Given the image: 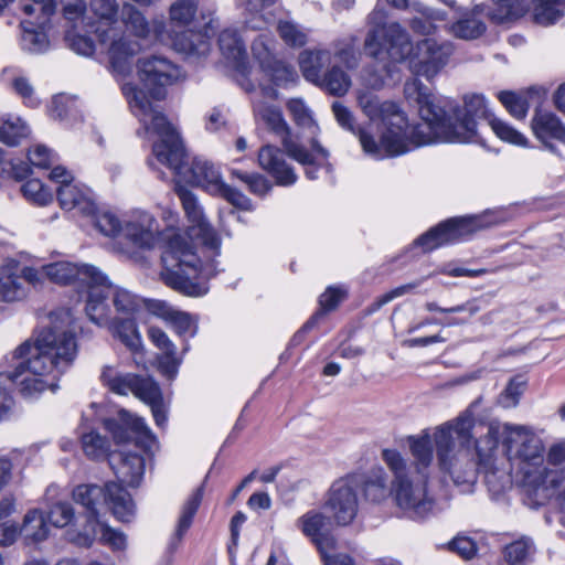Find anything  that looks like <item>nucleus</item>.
I'll return each mask as SVG.
<instances>
[{"label":"nucleus","instance_id":"obj_57","mask_svg":"<svg viewBox=\"0 0 565 565\" xmlns=\"http://www.w3.org/2000/svg\"><path fill=\"white\" fill-rule=\"evenodd\" d=\"M95 226L105 236H116L124 234V225L120 220L111 212H102L96 215Z\"/></svg>","mask_w":565,"mask_h":565},{"label":"nucleus","instance_id":"obj_16","mask_svg":"<svg viewBox=\"0 0 565 565\" xmlns=\"http://www.w3.org/2000/svg\"><path fill=\"white\" fill-rule=\"evenodd\" d=\"M104 427L117 445L134 443L136 448L146 452L156 443L154 436L143 419L126 409H120L114 416L105 418Z\"/></svg>","mask_w":565,"mask_h":565},{"label":"nucleus","instance_id":"obj_14","mask_svg":"<svg viewBox=\"0 0 565 565\" xmlns=\"http://www.w3.org/2000/svg\"><path fill=\"white\" fill-rule=\"evenodd\" d=\"M413 49L408 32L397 22L369 31L364 42L367 55L380 61L386 54L393 63L404 62Z\"/></svg>","mask_w":565,"mask_h":565},{"label":"nucleus","instance_id":"obj_63","mask_svg":"<svg viewBox=\"0 0 565 565\" xmlns=\"http://www.w3.org/2000/svg\"><path fill=\"white\" fill-rule=\"evenodd\" d=\"M12 86L28 107L35 108L40 105V100L34 94V88L26 77H15L12 82Z\"/></svg>","mask_w":565,"mask_h":565},{"label":"nucleus","instance_id":"obj_23","mask_svg":"<svg viewBox=\"0 0 565 565\" xmlns=\"http://www.w3.org/2000/svg\"><path fill=\"white\" fill-rule=\"evenodd\" d=\"M46 277L56 284L67 285L77 280L87 287V292L96 281H104L105 275L95 266L77 265L70 262H57L44 266Z\"/></svg>","mask_w":565,"mask_h":565},{"label":"nucleus","instance_id":"obj_43","mask_svg":"<svg viewBox=\"0 0 565 565\" xmlns=\"http://www.w3.org/2000/svg\"><path fill=\"white\" fill-rule=\"evenodd\" d=\"M21 531L35 543L44 541L49 535L45 515L38 510L30 511L24 516Z\"/></svg>","mask_w":565,"mask_h":565},{"label":"nucleus","instance_id":"obj_22","mask_svg":"<svg viewBox=\"0 0 565 565\" xmlns=\"http://www.w3.org/2000/svg\"><path fill=\"white\" fill-rule=\"evenodd\" d=\"M122 235L137 248L152 249L159 241L158 221L146 211H135L125 222Z\"/></svg>","mask_w":565,"mask_h":565},{"label":"nucleus","instance_id":"obj_49","mask_svg":"<svg viewBox=\"0 0 565 565\" xmlns=\"http://www.w3.org/2000/svg\"><path fill=\"white\" fill-rule=\"evenodd\" d=\"M498 98L514 118H525L529 110V103L524 95L504 90L499 93Z\"/></svg>","mask_w":565,"mask_h":565},{"label":"nucleus","instance_id":"obj_47","mask_svg":"<svg viewBox=\"0 0 565 565\" xmlns=\"http://www.w3.org/2000/svg\"><path fill=\"white\" fill-rule=\"evenodd\" d=\"M199 0H177L170 7L171 22L179 26L189 25L195 18Z\"/></svg>","mask_w":565,"mask_h":565},{"label":"nucleus","instance_id":"obj_21","mask_svg":"<svg viewBox=\"0 0 565 565\" xmlns=\"http://www.w3.org/2000/svg\"><path fill=\"white\" fill-rule=\"evenodd\" d=\"M100 380L109 391L118 395L132 393L141 399L143 396L150 397L156 392V382L151 377L139 376L132 373H119L111 366L103 369Z\"/></svg>","mask_w":565,"mask_h":565},{"label":"nucleus","instance_id":"obj_6","mask_svg":"<svg viewBox=\"0 0 565 565\" xmlns=\"http://www.w3.org/2000/svg\"><path fill=\"white\" fill-rule=\"evenodd\" d=\"M358 103L371 120L380 119L383 124L379 142L365 130H359V141L369 156L375 159L397 157L423 146L419 145L420 136L415 134L417 124L409 126L394 102H382L371 92H360Z\"/></svg>","mask_w":565,"mask_h":565},{"label":"nucleus","instance_id":"obj_17","mask_svg":"<svg viewBox=\"0 0 565 565\" xmlns=\"http://www.w3.org/2000/svg\"><path fill=\"white\" fill-rule=\"evenodd\" d=\"M454 51L455 46L450 41L424 39L415 46V55L409 61L411 71L431 81L448 64Z\"/></svg>","mask_w":565,"mask_h":565},{"label":"nucleus","instance_id":"obj_44","mask_svg":"<svg viewBox=\"0 0 565 565\" xmlns=\"http://www.w3.org/2000/svg\"><path fill=\"white\" fill-rule=\"evenodd\" d=\"M78 114L77 102L73 96L65 94L55 95L49 107V115L56 120L76 118Z\"/></svg>","mask_w":565,"mask_h":565},{"label":"nucleus","instance_id":"obj_60","mask_svg":"<svg viewBox=\"0 0 565 565\" xmlns=\"http://www.w3.org/2000/svg\"><path fill=\"white\" fill-rule=\"evenodd\" d=\"M141 401L150 406L157 426L163 427L167 424V415L158 383H156V392H153L150 397L143 396Z\"/></svg>","mask_w":565,"mask_h":565},{"label":"nucleus","instance_id":"obj_1","mask_svg":"<svg viewBox=\"0 0 565 565\" xmlns=\"http://www.w3.org/2000/svg\"><path fill=\"white\" fill-rule=\"evenodd\" d=\"M472 427V416L465 413L437 426L433 435L424 431L420 436H411L412 463L396 449L382 451V459L393 475L391 492L405 515L424 519L435 511L436 502L427 492L428 480L435 470L434 448L438 471L455 484H473L478 473L486 477L479 465L478 448L477 461L471 459ZM482 437L476 440L475 447Z\"/></svg>","mask_w":565,"mask_h":565},{"label":"nucleus","instance_id":"obj_59","mask_svg":"<svg viewBox=\"0 0 565 565\" xmlns=\"http://www.w3.org/2000/svg\"><path fill=\"white\" fill-rule=\"evenodd\" d=\"M287 108L299 127L311 128L315 126L311 113L301 99H290Z\"/></svg>","mask_w":565,"mask_h":565},{"label":"nucleus","instance_id":"obj_53","mask_svg":"<svg viewBox=\"0 0 565 565\" xmlns=\"http://www.w3.org/2000/svg\"><path fill=\"white\" fill-rule=\"evenodd\" d=\"M21 191L28 200L39 205H46L53 201L52 192L39 179L26 181Z\"/></svg>","mask_w":565,"mask_h":565},{"label":"nucleus","instance_id":"obj_48","mask_svg":"<svg viewBox=\"0 0 565 565\" xmlns=\"http://www.w3.org/2000/svg\"><path fill=\"white\" fill-rule=\"evenodd\" d=\"M277 30L287 45L300 47L307 43V32L300 24L292 20H280Z\"/></svg>","mask_w":565,"mask_h":565},{"label":"nucleus","instance_id":"obj_18","mask_svg":"<svg viewBox=\"0 0 565 565\" xmlns=\"http://www.w3.org/2000/svg\"><path fill=\"white\" fill-rule=\"evenodd\" d=\"M175 191L182 203L185 215L191 223L189 228L190 236L201 239L203 246L211 250L214 256L220 255L221 239L215 230L206 221L196 196L190 190L181 185H178Z\"/></svg>","mask_w":565,"mask_h":565},{"label":"nucleus","instance_id":"obj_25","mask_svg":"<svg viewBox=\"0 0 565 565\" xmlns=\"http://www.w3.org/2000/svg\"><path fill=\"white\" fill-rule=\"evenodd\" d=\"M108 462L120 483L139 486L145 472V458L139 451H114Z\"/></svg>","mask_w":565,"mask_h":565},{"label":"nucleus","instance_id":"obj_52","mask_svg":"<svg viewBox=\"0 0 565 565\" xmlns=\"http://www.w3.org/2000/svg\"><path fill=\"white\" fill-rule=\"evenodd\" d=\"M45 518L52 525L64 527L73 522L75 512L72 503L58 501L50 508Z\"/></svg>","mask_w":565,"mask_h":565},{"label":"nucleus","instance_id":"obj_26","mask_svg":"<svg viewBox=\"0 0 565 565\" xmlns=\"http://www.w3.org/2000/svg\"><path fill=\"white\" fill-rule=\"evenodd\" d=\"M148 337L160 351L157 356L160 373L170 381L174 380L182 363V358L177 355V347L160 328L150 327Z\"/></svg>","mask_w":565,"mask_h":565},{"label":"nucleus","instance_id":"obj_29","mask_svg":"<svg viewBox=\"0 0 565 565\" xmlns=\"http://www.w3.org/2000/svg\"><path fill=\"white\" fill-rule=\"evenodd\" d=\"M218 46L222 55L242 75L247 72V53L243 38L236 29H225L218 35Z\"/></svg>","mask_w":565,"mask_h":565},{"label":"nucleus","instance_id":"obj_11","mask_svg":"<svg viewBox=\"0 0 565 565\" xmlns=\"http://www.w3.org/2000/svg\"><path fill=\"white\" fill-rule=\"evenodd\" d=\"M110 300L115 311L124 317H132L140 308V299L136 295L113 286L105 276L104 281L92 285L86 296L85 311L89 320L96 324L109 323L114 317Z\"/></svg>","mask_w":565,"mask_h":565},{"label":"nucleus","instance_id":"obj_20","mask_svg":"<svg viewBox=\"0 0 565 565\" xmlns=\"http://www.w3.org/2000/svg\"><path fill=\"white\" fill-rule=\"evenodd\" d=\"M333 519L318 509H311L300 515L295 526L307 537L321 555L332 551L337 546V540L332 534Z\"/></svg>","mask_w":565,"mask_h":565},{"label":"nucleus","instance_id":"obj_42","mask_svg":"<svg viewBox=\"0 0 565 565\" xmlns=\"http://www.w3.org/2000/svg\"><path fill=\"white\" fill-rule=\"evenodd\" d=\"M487 30L483 21L475 17H462L449 26V32L461 40H475L480 38Z\"/></svg>","mask_w":565,"mask_h":565},{"label":"nucleus","instance_id":"obj_31","mask_svg":"<svg viewBox=\"0 0 565 565\" xmlns=\"http://www.w3.org/2000/svg\"><path fill=\"white\" fill-rule=\"evenodd\" d=\"M103 326L107 327L113 335L119 339L131 352L136 353L141 349V337L132 317H111V321Z\"/></svg>","mask_w":565,"mask_h":565},{"label":"nucleus","instance_id":"obj_30","mask_svg":"<svg viewBox=\"0 0 565 565\" xmlns=\"http://www.w3.org/2000/svg\"><path fill=\"white\" fill-rule=\"evenodd\" d=\"M57 199L62 209L71 211L77 209L84 214L95 212V204L92 192L83 184H76L73 181L60 185L56 190Z\"/></svg>","mask_w":565,"mask_h":565},{"label":"nucleus","instance_id":"obj_2","mask_svg":"<svg viewBox=\"0 0 565 565\" xmlns=\"http://www.w3.org/2000/svg\"><path fill=\"white\" fill-rule=\"evenodd\" d=\"M480 468L487 484L495 492L511 482L515 469L522 500L531 509L546 504L557 495L565 512V469H552L544 462V444L526 425L490 423L477 445Z\"/></svg>","mask_w":565,"mask_h":565},{"label":"nucleus","instance_id":"obj_7","mask_svg":"<svg viewBox=\"0 0 565 565\" xmlns=\"http://www.w3.org/2000/svg\"><path fill=\"white\" fill-rule=\"evenodd\" d=\"M89 9L97 19L86 26L95 33L100 43L110 42L108 49L110 71L117 81H124L132 71V57L139 53L141 45L128 35H119L118 11L116 0H90Z\"/></svg>","mask_w":565,"mask_h":565},{"label":"nucleus","instance_id":"obj_10","mask_svg":"<svg viewBox=\"0 0 565 565\" xmlns=\"http://www.w3.org/2000/svg\"><path fill=\"white\" fill-rule=\"evenodd\" d=\"M73 500L81 504L87 514V520H99L100 510L108 507L114 516L121 522H130L136 512L130 493L120 483L107 482L98 484H78L72 492Z\"/></svg>","mask_w":565,"mask_h":565},{"label":"nucleus","instance_id":"obj_28","mask_svg":"<svg viewBox=\"0 0 565 565\" xmlns=\"http://www.w3.org/2000/svg\"><path fill=\"white\" fill-rule=\"evenodd\" d=\"M531 127L534 136L552 152H556L552 141L565 143V126L553 113L536 109Z\"/></svg>","mask_w":565,"mask_h":565},{"label":"nucleus","instance_id":"obj_36","mask_svg":"<svg viewBox=\"0 0 565 565\" xmlns=\"http://www.w3.org/2000/svg\"><path fill=\"white\" fill-rule=\"evenodd\" d=\"M331 62V54L326 50L303 51L299 56V65L303 77L316 84L320 81L322 68Z\"/></svg>","mask_w":565,"mask_h":565},{"label":"nucleus","instance_id":"obj_40","mask_svg":"<svg viewBox=\"0 0 565 565\" xmlns=\"http://www.w3.org/2000/svg\"><path fill=\"white\" fill-rule=\"evenodd\" d=\"M120 20L126 29L136 38L146 39L150 33V26L145 15L128 2L122 4Z\"/></svg>","mask_w":565,"mask_h":565},{"label":"nucleus","instance_id":"obj_50","mask_svg":"<svg viewBox=\"0 0 565 565\" xmlns=\"http://www.w3.org/2000/svg\"><path fill=\"white\" fill-rule=\"evenodd\" d=\"M488 125L501 140L515 146H526V137L503 120L493 117L489 119Z\"/></svg>","mask_w":565,"mask_h":565},{"label":"nucleus","instance_id":"obj_61","mask_svg":"<svg viewBox=\"0 0 565 565\" xmlns=\"http://www.w3.org/2000/svg\"><path fill=\"white\" fill-rule=\"evenodd\" d=\"M332 111L338 124L342 128L359 137V130L363 129L356 127L354 116L345 105H343L341 102H334L332 104Z\"/></svg>","mask_w":565,"mask_h":565},{"label":"nucleus","instance_id":"obj_33","mask_svg":"<svg viewBox=\"0 0 565 565\" xmlns=\"http://www.w3.org/2000/svg\"><path fill=\"white\" fill-rule=\"evenodd\" d=\"M21 47L30 53H44L49 49V39L44 32L46 26H40L38 19H25L21 22Z\"/></svg>","mask_w":565,"mask_h":565},{"label":"nucleus","instance_id":"obj_32","mask_svg":"<svg viewBox=\"0 0 565 565\" xmlns=\"http://www.w3.org/2000/svg\"><path fill=\"white\" fill-rule=\"evenodd\" d=\"M351 477H356L361 481L359 492L363 491L366 500L376 503L386 498L388 493L387 476L383 468H374L367 476L351 475Z\"/></svg>","mask_w":565,"mask_h":565},{"label":"nucleus","instance_id":"obj_19","mask_svg":"<svg viewBox=\"0 0 565 565\" xmlns=\"http://www.w3.org/2000/svg\"><path fill=\"white\" fill-rule=\"evenodd\" d=\"M254 111L265 122L267 128L280 139L288 157L300 164L313 162L310 151L291 139L290 128L278 107L259 103L254 106Z\"/></svg>","mask_w":565,"mask_h":565},{"label":"nucleus","instance_id":"obj_13","mask_svg":"<svg viewBox=\"0 0 565 565\" xmlns=\"http://www.w3.org/2000/svg\"><path fill=\"white\" fill-rule=\"evenodd\" d=\"M495 222L490 213L449 218L420 235L414 245L420 247L423 252H430L445 244L458 242Z\"/></svg>","mask_w":565,"mask_h":565},{"label":"nucleus","instance_id":"obj_35","mask_svg":"<svg viewBox=\"0 0 565 565\" xmlns=\"http://www.w3.org/2000/svg\"><path fill=\"white\" fill-rule=\"evenodd\" d=\"M493 7L488 11V18L498 24L516 20L529 10L527 0H492Z\"/></svg>","mask_w":565,"mask_h":565},{"label":"nucleus","instance_id":"obj_45","mask_svg":"<svg viewBox=\"0 0 565 565\" xmlns=\"http://www.w3.org/2000/svg\"><path fill=\"white\" fill-rule=\"evenodd\" d=\"M30 3L22 6V11L29 17V19H38L40 26H47L51 17L56 11L55 0H29Z\"/></svg>","mask_w":565,"mask_h":565},{"label":"nucleus","instance_id":"obj_54","mask_svg":"<svg viewBox=\"0 0 565 565\" xmlns=\"http://www.w3.org/2000/svg\"><path fill=\"white\" fill-rule=\"evenodd\" d=\"M533 552L532 544L526 540L515 541L504 548V558L510 565H525Z\"/></svg>","mask_w":565,"mask_h":565},{"label":"nucleus","instance_id":"obj_4","mask_svg":"<svg viewBox=\"0 0 565 565\" xmlns=\"http://www.w3.org/2000/svg\"><path fill=\"white\" fill-rule=\"evenodd\" d=\"M413 87L417 93L418 113L422 121L415 134L420 136L419 145L433 142H473L477 140V120L493 118L489 113L486 98L480 94L463 97V106L454 105L448 99H438L418 79Z\"/></svg>","mask_w":565,"mask_h":565},{"label":"nucleus","instance_id":"obj_55","mask_svg":"<svg viewBox=\"0 0 565 565\" xmlns=\"http://www.w3.org/2000/svg\"><path fill=\"white\" fill-rule=\"evenodd\" d=\"M29 134V128L21 119H18L17 122L6 121L0 127V141L14 147L19 145L20 139L24 138Z\"/></svg>","mask_w":565,"mask_h":565},{"label":"nucleus","instance_id":"obj_12","mask_svg":"<svg viewBox=\"0 0 565 565\" xmlns=\"http://www.w3.org/2000/svg\"><path fill=\"white\" fill-rule=\"evenodd\" d=\"M138 77L143 86V88H139L134 83H122L121 92L125 98L128 102L129 107H131L129 98L126 96L124 92V87L126 85H130L142 92L148 103L151 107L160 115L164 116L161 111L157 109V107L151 103L149 97L154 100H161L166 97V87L175 83L179 78H181L182 74L180 68L173 64L171 61L161 55H150L145 56L138 60L137 63ZM131 113L135 115L132 108H130Z\"/></svg>","mask_w":565,"mask_h":565},{"label":"nucleus","instance_id":"obj_3","mask_svg":"<svg viewBox=\"0 0 565 565\" xmlns=\"http://www.w3.org/2000/svg\"><path fill=\"white\" fill-rule=\"evenodd\" d=\"M70 322L67 310L52 312L50 324L38 333L34 342L26 340L4 356L0 371V420L9 411L3 402L6 383L17 386L25 398H35L46 390H57L60 375L77 355Z\"/></svg>","mask_w":565,"mask_h":565},{"label":"nucleus","instance_id":"obj_62","mask_svg":"<svg viewBox=\"0 0 565 565\" xmlns=\"http://www.w3.org/2000/svg\"><path fill=\"white\" fill-rule=\"evenodd\" d=\"M65 41L70 49L77 54L88 56L95 51L94 42L88 36L76 34L73 30L66 32Z\"/></svg>","mask_w":565,"mask_h":565},{"label":"nucleus","instance_id":"obj_37","mask_svg":"<svg viewBox=\"0 0 565 565\" xmlns=\"http://www.w3.org/2000/svg\"><path fill=\"white\" fill-rule=\"evenodd\" d=\"M203 486L199 487L182 507L177 530L171 539L170 548H175L183 539V535L192 524V520L202 502Z\"/></svg>","mask_w":565,"mask_h":565},{"label":"nucleus","instance_id":"obj_39","mask_svg":"<svg viewBox=\"0 0 565 565\" xmlns=\"http://www.w3.org/2000/svg\"><path fill=\"white\" fill-rule=\"evenodd\" d=\"M174 49L191 56H205L210 51L209 41L200 33L185 32L178 35L173 42Z\"/></svg>","mask_w":565,"mask_h":565},{"label":"nucleus","instance_id":"obj_24","mask_svg":"<svg viewBox=\"0 0 565 565\" xmlns=\"http://www.w3.org/2000/svg\"><path fill=\"white\" fill-rule=\"evenodd\" d=\"M258 164L274 178L277 185L290 186L298 180L294 168L286 161L285 153L275 146L265 145L259 149Z\"/></svg>","mask_w":565,"mask_h":565},{"label":"nucleus","instance_id":"obj_41","mask_svg":"<svg viewBox=\"0 0 565 565\" xmlns=\"http://www.w3.org/2000/svg\"><path fill=\"white\" fill-rule=\"evenodd\" d=\"M82 448L86 457L97 461L106 458L109 460V456L113 454L107 437L97 431H89L82 436Z\"/></svg>","mask_w":565,"mask_h":565},{"label":"nucleus","instance_id":"obj_38","mask_svg":"<svg viewBox=\"0 0 565 565\" xmlns=\"http://www.w3.org/2000/svg\"><path fill=\"white\" fill-rule=\"evenodd\" d=\"M316 85L320 86L330 95L343 96L351 87V78L343 70L333 65L323 75H321L320 81L316 83Z\"/></svg>","mask_w":565,"mask_h":565},{"label":"nucleus","instance_id":"obj_46","mask_svg":"<svg viewBox=\"0 0 565 565\" xmlns=\"http://www.w3.org/2000/svg\"><path fill=\"white\" fill-rule=\"evenodd\" d=\"M231 175L247 185V189L256 195L263 196L271 189V182L260 173L246 172L238 169H232Z\"/></svg>","mask_w":565,"mask_h":565},{"label":"nucleus","instance_id":"obj_8","mask_svg":"<svg viewBox=\"0 0 565 565\" xmlns=\"http://www.w3.org/2000/svg\"><path fill=\"white\" fill-rule=\"evenodd\" d=\"M161 280L171 289L190 297H200L207 289L198 278L207 277V266L203 267L201 259L194 252L191 243L180 234L168 237L164 250L161 255Z\"/></svg>","mask_w":565,"mask_h":565},{"label":"nucleus","instance_id":"obj_34","mask_svg":"<svg viewBox=\"0 0 565 565\" xmlns=\"http://www.w3.org/2000/svg\"><path fill=\"white\" fill-rule=\"evenodd\" d=\"M345 290L337 287H329L320 296L319 305L320 310L315 312L310 319L302 326V328L294 335L292 341H300L302 335L311 330L318 321L323 317L326 311H331L338 307V305L345 298Z\"/></svg>","mask_w":565,"mask_h":565},{"label":"nucleus","instance_id":"obj_56","mask_svg":"<svg viewBox=\"0 0 565 565\" xmlns=\"http://www.w3.org/2000/svg\"><path fill=\"white\" fill-rule=\"evenodd\" d=\"M168 324L180 337H194L198 330L196 320L188 312L175 310Z\"/></svg>","mask_w":565,"mask_h":565},{"label":"nucleus","instance_id":"obj_9","mask_svg":"<svg viewBox=\"0 0 565 565\" xmlns=\"http://www.w3.org/2000/svg\"><path fill=\"white\" fill-rule=\"evenodd\" d=\"M276 0H244V8L252 14L250 19L245 20L244 31H260V33L253 40L252 53L254 58L259 63L260 70L275 85H284L294 81L295 71L278 61L273 54L274 38L266 31L268 21L258 12L265 8L274 4Z\"/></svg>","mask_w":565,"mask_h":565},{"label":"nucleus","instance_id":"obj_58","mask_svg":"<svg viewBox=\"0 0 565 565\" xmlns=\"http://www.w3.org/2000/svg\"><path fill=\"white\" fill-rule=\"evenodd\" d=\"M525 387V381L522 379V376H515L513 377L504 392L500 396L499 403L505 407H514L518 405L520 396L523 394Z\"/></svg>","mask_w":565,"mask_h":565},{"label":"nucleus","instance_id":"obj_51","mask_svg":"<svg viewBox=\"0 0 565 565\" xmlns=\"http://www.w3.org/2000/svg\"><path fill=\"white\" fill-rule=\"evenodd\" d=\"M19 279L12 274L0 277V301H15L25 297L26 290Z\"/></svg>","mask_w":565,"mask_h":565},{"label":"nucleus","instance_id":"obj_15","mask_svg":"<svg viewBox=\"0 0 565 565\" xmlns=\"http://www.w3.org/2000/svg\"><path fill=\"white\" fill-rule=\"evenodd\" d=\"M356 477L335 480L328 490L323 508L339 526L352 523L359 511V484Z\"/></svg>","mask_w":565,"mask_h":565},{"label":"nucleus","instance_id":"obj_64","mask_svg":"<svg viewBox=\"0 0 565 565\" xmlns=\"http://www.w3.org/2000/svg\"><path fill=\"white\" fill-rule=\"evenodd\" d=\"M448 548L465 559H471L477 553V544L468 536L458 535L448 543Z\"/></svg>","mask_w":565,"mask_h":565},{"label":"nucleus","instance_id":"obj_5","mask_svg":"<svg viewBox=\"0 0 565 565\" xmlns=\"http://www.w3.org/2000/svg\"><path fill=\"white\" fill-rule=\"evenodd\" d=\"M124 92L145 131H152L159 137V140L152 146V153L157 161L173 170L185 181L201 186L207 192H218L223 184L218 169L202 158H194L186 167V152L183 142L166 116L158 114L151 107L142 92L130 85H126Z\"/></svg>","mask_w":565,"mask_h":565},{"label":"nucleus","instance_id":"obj_27","mask_svg":"<svg viewBox=\"0 0 565 565\" xmlns=\"http://www.w3.org/2000/svg\"><path fill=\"white\" fill-rule=\"evenodd\" d=\"M95 541L109 545L113 550H124L126 547V536L122 532L116 531L100 520L89 519L78 533L76 543L81 546L89 547Z\"/></svg>","mask_w":565,"mask_h":565}]
</instances>
